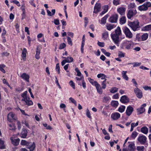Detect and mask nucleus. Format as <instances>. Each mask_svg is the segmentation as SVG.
Instances as JSON below:
<instances>
[{
  "label": "nucleus",
  "instance_id": "nucleus-29",
  "mask_svg": "<svg viewBox=\"0 0 151 151\" xmlns=\"http://www.w3.org/2000/svg\"><path fill=\"white\" fill-rule=\"evenodd\" d=\"M148 37V34L147 33H144L141 36L142 41H144L146 40Z\"/></svg>",
  "mask_w": 151,
  "mask_h": 151
},
{
  "label": "nucleus",
  "instance_id": "nucleus-31",
  "mask_svg": "<svg viewBox=\"0 0 151 151\" xmlns=\"http://www.w3.org/2000/svg\"><path fill=\"white\" fill-rule=\"evenodd\" d=\"M97 77L98 78H101L102 80H105V78L106 77V76L103 73H100L98 74L97 75Z\"/></svg>",
  "mask_w": 151,
  "mask_h": 151
},
{
  "label": "nucleus",
  "instance_id": "nucleus-63",
  "mask_svg": "<svg viewBox=\"0 0 151 151\" xmlns=\"http://www.w3.org/2000/svg\"><path fill=\"white\" fill-rule=\"evenodd\" d=\"M54 24L56 25H58L59 24V21L58 19H55L54 20Z\"/></svg>",
  "mask_w": 151,
  "mask_h": 151
},
{
  "label": "nucleus",
  "instance_id": "nucleus-28",
  "mask_svg": "<svg viewBox=\"0 0 151 151\" xmlns=\"http://www.w3.org/2000/svg\"><path fill=\"white\" fill-rule=\"evenodd\" d=\"M109 17V15L108 14L106 15L104 17L102 18L101 19V22L100 23L103 24H104L106 23V20Z\"/></svg>",
  "mask_w": 151,
  "mask_h": 151
},
{
  "label": "nucleus",
  "instance_id": "nucleus-36",
  "mask_svg": "<svg viewBox=\"0 0 151 151\" xmlns=\"http://www.w3.org/2000/svg\"><path fill=\"white\" fill-rule=\"evenodd\" d=\"M111 100L109 96H104L102 100V101L104 103H107V102Z\"/></svg>",
  "mask_w": 151,
  "mask_h": 151
},
{
  "label": "nucleus",
  "instance_id": "nucleus-44",
  "mask_svg": "<svg viewBox=\"0 0 151 151\" xmlns=\"http://www.w3.org/2000/svg\"><path fill=\"white\" fill-rule=\"evenodd\" d=\"M118 91V88L114 87L112 88L110 90V92L112 93H115L116 92Z\"/></svg>",
  "mask_w": 151,
  "mask_h": 151
},
{
  "label": "nucleus",
  "instance_id": "nucleus-53",
  "mask_svg": "<svg viewBox=\"0 0 151 151\" xmlns=\"http://www.w3.org/2000/svg\"><path fill=\"white\" fill-rule=\"evenodd\" d=\"M56 71L58 72V73L59 74L60 73V68L59 63H57L56 64Z\"/></svg>",
  "mask_w": 151,
  "mask_h": 151
},
{
  "label": "nucleus",
  "instance_id": "nucleus-10",
  "mask_svg": "<svg viewBox=\"0 0 151 151\" xmlns=\"http://www.w3.org/2000/svg\"><path fill=\"white\" fill-rule=\"evenodd\" d=\"M118 18V15L117 14H114L111 16L109 19V21L111 23L116 22Z\"/></svg>",
  "mask_w": 151,
  "mask_h": 151
},
{
  "label": "nucleus",
  "instance_id": "nucleus-19",
  "mask_svg": "<svg viewBox=\"0 0 151 151\" xmlns=\"http://www.w3.org/2000/svg\"><path fill=\"white\" fill-rule=\"evenodd\" d=\"M10 139L12 143L15 145H17L19 144L20 140L19 138L14 139L13 137H11Z\"/></svg>",
  "mask_w": 151,
  "mask_h": 151
},
{
  "label": "nucleus",
  "instance_id": "nucleus-42",
  "mask_svg": "<svg viewBox=\"0 0 151 151\" xmlns=\"http://www.w3.org/2000/svg\"><path fill=\"white\" fill-rule=\"evenodd\" d=\"M23 88L22 87H17L15 88V91L18 93H20L23 90Z\"/></svg>",
  "mask_w": 151,
  "mask_h": 151
},
{
  "label": "nucleus",
  "instance_id": "nucleus-25",
  "mask_svg": "<svg viewBox=\"0 0 151 151\" xmlns=\"http://www.w3.org/2000/svg\"><path fill=\"white\" fill-rule=\"evenodd\" d=\"M36 147V145L35 143L33 142L32 145H29L28 146V148L29 149L30 151H33Z\"/></svg>",
  "mask_w": 151,
  "mask_h": 151
},
{
  "label": "nucleus",
  "instance_id": "nucleus-20",
  "mask_svg": "<svg viewBox=\"0 0 151 151\" xmlns=\"http://www.w3.org/2000/svg\"><path fill=\"white\" fill-rule=\"evenodd\" d=\"M142 31H149L151 30V24L147 25L142 28Z\"/></svg>",
  "mask_w": 151,
  "mask_h": 151
},
{
  "label": "nucleus",
  "instance_id": "nucleus-15",
  "mask_svg": "<svg viewBox=\"0 0 151 151\" xmlns=\"http://www.w3.org/2000/svg\"><path fill=\"white\" fill-rule=\"evenodd\" d=\"M21 101H24L26 104L28 106H31L33 104V102L31 100H30L29 97L25 99H22Z\"/></svg>",
  "mask_w": 151,
  "mask_h": 151
},
{
  "label": "nucleus",
  "instance_id": "nucleus-43",
  "mask_svg": "<svg viewBox=\"0 0 151 151\" xmlns=\"http://www.w3.org/2000/svg\"><path fill=\"white\" fill-rule=\"evenodd\" d=\"M5 148V145L3 141L0 139V148L3 149Z\"/></svg>",
  "mask_w": 151,
  "mask_h": 151
},
{
  "label": "nucleus",
  "instance_id": "nucleus-50",
  "mask_svg": "<svg viewBox=\"0 0 151 151\" xmlns=\"http://www.w3.org/2000/svg\"><path fill=\"white\" fill-rule=\"evenodd\" d=\"M132 82L133 83V84L134 85V86L136 87V88H138V84L135 79H132Z\"/></svg>",
  "mask_w": 151,
  "mask_h": 151
},
{
  "label": "nucleus",
  "instance_id": "nucleus-22",
  "mask_svg": "<svg viewBox=\"0 0 151 151\" xmlns=\"http://www.w3.org/2000/svg\"><path fill=\"white\" fill-rule=\"evenodd\" d=\"M27 131L24 129H23L21 133V136L23 138H25L27 135Z\"/></svg>",
  "mask_w": 151,
  "mask_h": 151
},
{
  "label": "nucleus",
  "instance_id": "nucleus-56",
  "mask_svg": "<svg viewBox=\"0 0 151 151\" xmlns=\"http://www.w3.org/2000/svg\"><path fill=\"white\" fill-rule=\"evenodd\" d=\"M69 100L71 101V102L74 104L76 106V101L72 97H70L69 99Z\"/></svg>",
  "mask_w": 151,
  "mask_h": 151
},
{
  "label": "nucleus",
  "instance_id": "nucleus-26",
  "mask_svg": "<svg viewBox=\"0 0 151 151\" xmlns=\"http://www.w3.org/2000/svg\"><path fill=\"white\" fill-rule=\"evenodd\" d=\"M129 149L130 151H134L135 150L134 144L133 142H130L128 146Z\"/></svg>",
  "mask_w": 151,
  "mask_h": 151
},
{
  "label": "nucleus",
  "instance_id": "nucleus-54",
  "mask_svg": "<svg viewBox=\"0 0 151 151\" xmlns=\"http://www.w3.org/2000/svg\"><path fill=\"white\" fill-rule=\"evenodd\" d=\"M120 0H114L113 1V4L116 6L119 4Z\"/></svg>",
  "mask_w": 151,
  "mask_h": 151
},
{
  "label": "nucleus",
  "instance_id": "nucleus-2",
  "mask_svg": "<svg viewBox=\"0 0 151 151\" xmlns=\"http://www.w3.org/2000/svg\"><path fill=\"white\" fill-rule=\"evenodd\" d=\"M88 80L92 85L96 87L97 92L99 94H101L103 93V91L100 85L96 81H95L90 78H89Z\"/></svg>",
  "mask_w": 151,
  "mask_h": 151
},
{
  "label": "nucleus",
  "instance_id": "nucleus-4",
  "mask_svg": "<svg viewBox=\"0 0 151 151\" xmlns=\"http://www.w3.org/2000/svg\"><path fill=\"white\" fill-rule=\"evenodd\" d=\"M147 137L142 134L139 135L137 138V140L142 145H145V147H147L148 145V144L147 142Z\"/></svg>",
  "mask_w": 151,
  "mask_h": 151
},
{
  "label": "nucleus",
  "instance_id": "nucleus-35",
  "mask_svg": "<svg viewBox=\"0 0 151 151\" xmlns=\"http://www.w3.org/2000/svg\"><path fill=\"white\" fill-rule=\"evenodd\" d=\"M101 86H102L101 88L102 89H105L106 86V79H105L103 81L101 82Z\"/></svg>",
  "mask_w": 151,
  "mask_h": 151
},
{
  "label": "nucleus",
  "instance_id": "nucleus-52",
  "mask_svg": "<svg viewBox=\"0 0 151 151\" xmlns=\"http://www.w3.org/2000/svg\"><path fill=\"white\" fill-rule=\"evenodd\" d=\"M118 56L120 58L124 57L125 56V53L122 51H119L118 53Z\"/></svg>",
  "mask_w": 151,
  "mask_h": 151
},
{
  "label": "nucleus",
  "instance_id": "nucleus-18",
  "mask_svg": "<svg viewBox=\"0 0 151 151\" xmlns=\"http://www.w3.org/2000/svg\"><path fill=\"white\" fill-rule=\"evenodd\" d=\"M20 77L24 80L26 81L29 82V75L26 74L25 73H23L21 75Z\"/></svg>",
  "mask_w": 151,
  "mask_h": 151
},
{
  "label": "nucleus",
  "instance_id": "nucleus-3",
  "mask_svg": "<svg viewBox=\"0 0 151 151\" xmlns=\"http://www.w3.org/2000/svg\"><path fill=\"white\" fill-rule=\"evenodd\" d=\"M128 25L134 31L139 30L140 27L139 25V22L138 20H136L133 22H129L128 23Z\"/></svg>",
  "mask_w": 151,
  "mask_h": 151
},
{
  "label": "nucleus",
  "instance_id": "nucleus-57",
  "mask_svg": "<svg viewBox=\"0 0 151 151\" xmlns=\"http://www.w3.org/2000/svg\"><path fill=\"white\" fill-rule=\"evenodd\" d=\"M128 6L129 8H134L135 6V4L134 3H131L129 4Z\"/></svg>",
  "mask_w": 151,
  "mask_h": 151
},
{
  "label": "nucleus",
  "instance_id": "nucleus-30",
  "mask_svg": "<svg viewBox=\"0 0 151 151\" xmlns=\"http://www.w3.org/2000/svg\"><path fill=\"white\" fill-rule=\"evenodd\" d=\"M63 58H65L66 60L67 63H70L72 62L73 61V59L72 57H63Z\"/></svg>",
  "mask_w": 151,
  "mask_h": 151
},
{
  "label": "nucleus",
  "instance_id": "nucleus-39",
  "mask_svg": "<svg viewBox=\"0 0 151 151\" xmlns=\"http://www.w3.org/2000/svg\"><path fill=\"white\" fill-rule=\"evenodd\" d=\"M114 25L111 24H109L106 26V28L109 30H111L114 28Z\"/></svg>",
  "mask_w": 151,
  "mask_h": 151
},
{
  "label": "nucleus",
  "instance_id": "nucleus-34",
  "mask_svg": "<svg viewBox=\"0 0 151 151\" xmlns=\"http://www.w3.org/2000/svg\"><path fill=\"white\" fill-rule=\"evenodd\" d=\"M111 103V105L114 107H117L119 104V103L117 101H112Z\"/></svg>",
  "mask_w": 151,
  "mask_h": 151
},
{
  "label": "nucleus",
  "instance_id": "nucleus-59",
  "mask_svg": "<svg viewBox=\"0 0 151 151\" xmlns=\"http://www.w3.org/2000/svg\"><path fill=\"white\" fill-rule=\"evenodd\" d=\"M98 45L100 47H104V42H98L97 43Z\"/></svg>",
  "mask_w": 151,
  "mask_h": 151
},
{
  "label": "nucleus",
  "instance_id": "nucleus-41",
  "mask_svg": "<svg viewBox=\"0 0 151 151\" xmlns=\"http://www.w3.org/2000/svg\"><path fill=\"white\" fill-rule=\"evenodd\" d=\"M137 150L138 151H144L145 147L144 146H138L137 147Z\"/></svg>",
  "mask_w": 151,
  "mask_h": 151
},
{
  "label": "nucleus",
  "instance_id": "nucleus-27",
  "mask_svg": "<svg viewBox=\"0 0 151 151\" xmlns=\"http://www.w3.org/2000/svg\"><path fill=\"white\" fill-rule=\"evenodd\" d=\"M27 53V50L25 48H23V50L22 52V58L23 60H25L26 56V53Z\"/></svg>",
  "mask_w": 151,
  "mask_h": 151
},
{
  "label": "nucleus",
  "instance_id": "nucleus-5",
  "mask_svg": "<svg viewBox=\"0 0 151 151\" xmlns=\"http://www.w3.org/2000/svg\"><path fill=\"white\" fill-rule=\"evenodd\" d=\"M132 44V42L129 41H124L121 44L120 47L122 49L126 48L129 50L131 49V47Z\"/></svg>",
  "mask_w": 151,
  "mask_h": 151
},
{
  "label": "nucleus",
  "instance_id": "nucleus-9",
  "mask_svg": "<svg viewBox=\"0 0 151 151\" xmlns=\"http://www.w3.org/2000/svg\"><path fill=\"white\" fill-rule=\"evenodd\" d=\"M137 13L136 10L130 9L128 11L127 14V17L129 19H131Z\"/></svg>",
  "mask_w": 151,
  "mask_h": 151
},
{
  "label": "nucleus",
  "instance_id": "nucleus-60",
  "mask_svg": "<svg viewBox=\"0 0 151 151\" xmlns=\"http://www.w3.org/2000/svg\"><path fill=\"white\" fill-rule=\"evenodd\" d=\"M146 6L148 7H151V3L150 2H147L145 3Z\"/></svg>",
  "mask_w": 151,
  "mask_h": 151
},
{
  "label": "nucleus",
  "instance_id": "nucleus-8",
  "mask_svg": "<svg viewBox=\"0 0 151 151\" xmlns=\"http://www.w3.org/2000/svg\"><path fill=\"white\" fill-rule=\"evenodd\" d=\"M17 119L16 115L13 113L10 112L8 115V120L10 122H12V120H17Z\"/></svg>",
  "mask_w": 151,
  "mask_h": 151
},
{
  "label": "nucleus",
  "instance_id": "nucleus-1",
  "mask_svg": "<svg viewBox=\"0 0 151 151\" xmlns=\"http://www.w3.org/2000/svg\"><path fill=\"white\" fill-rule=\"evenodd\" d=\"M121 34V31L120 27H118L115 30V33L111 34V37L114 43L118 46H119V36Z\"/></svg>",
  "mask_w": 151,
  "mask_h": 151
},
{
  "label": "nucleus",
  "instance_id": "nucleus-33",
  "mask_svg": "<svg viewBox=\"0 0 151 151\" xmlns=\"http://www.w3.org/2000/svg\"><path fill=\"white\" fill-rule=\"evenodd\" d=\"M125 109V106H120L118 110V111L120 113L124 112Z\"/></svg>",
  "mask_w": 151,
  "mask_h": 151
},
{
  "label": "nucleus",
  "instance_id": "nucleus-21",
  "mask_svg": "<svg viewBox=\"0 0 151 151\" xmlns=\"http://www.w3.org/2000/svg\"><path fill=\"white\" fill-rule=\"evenodd\" d=\"M140 131L142 133L145 134H146L148 133V129L146 127L144 126L141 128Z\"/></svg>",
  "mask_w": 151,
  "mask_h": 151
},
{
  "label": "nucleus",
  "instance_id": "nucleus-12",
  "mask_svg": "<svg viewBox=\"0 0 151 151\" xmlns=\"http://www.w3.org/2000/svg\"><path fill=\"white\" fill-rule=\"evenodd\" d=\"M134 111L133 108L131 106H129L127 107L126 113V115L128 116H129L131 115Z\"/></svg>",
  "mask_w": 151,
  "mask_h": 151
},
{
  "label": "nucleus",
  "instance_id": "nucleus-49",
  "mask_svg": "<svg viewBox=\"0 0 151 151\" xmlns=\"http://www.w3.org/2000/svg\"><path fill=\"white\" fill-rule=\"evenodd\" d=\"M75 70L77 73V76H81V74L78 68H75Z\"/></svg>",
  "mask_w": 151,
  "mask_h": 151
},
{
  "label": "nucleus",
  "instance_id": "nucleus-40",
  "mask_svg": "<svg viewBox=\"0 0 151 151\" xmlns=\"http://www.w3.org/2000/svg\"><path fill=\"white\" fill-rule=\"evenodd\" d=\"M130 64L133 65L134 67H135L139 66L141 64V63L136 62L133 63H131Z\"/></svg>",
  "mask_w": 151,
  "mask_h": 151
},
{
  "label": "nucleus",
  "instance_id": "nucleus-55",
  "mask_svg": "<svg viewBox=\"0 0 151 151\" xmlns=\"http://www.w3.org/2000/svg\"><path fill=\"white\" fill-rule=\"evenodd\" d=\"M86 115L89 118L91 119V116L90 113L88 109L86 110Z\"/></svg>",
  "mask_w": 151,
  "mask_h": 151
},
{
  "label": "nucleus",
  "instance_id": "nucleus-16",
  "mask_svg": "<svg viewBox=\"0 0 151 151\" xmlns=\"http://www.w3.org/2000/svg\"><path fill=\"white\" fill-rule=\"evenodd\" d=\"M120 101L122 103L125 104L129 102V99L126 96L124 95L121 98Z\"/></svg>",
  "mask_w": 151,
  "mask_h": 151
},
{
  "label": "nucleus",
  "instance_id": "nucleus-58",
  "mask_svg": "<svg viewBox=\"0 0 151 151\" xmlns=\"http://www.w3.org/2000/svg\"><path fill=\"white\" fill-rule=\"evenodd\" d=\"M65 43H63L60 45L59 49H62L65 47Z\"/></svg>",
  "mask_w": 151,
  "mask_h": 151
},
{
  "label": "nucleus",
  "instance_id": "nucleus-17",
  "mask_svg": "<svg viewBox=\"0 0 151 151\" xmlns=\"http://www.w3.org/2000/svg\"><path fill=\"white\" fill-rule=\"evenodd\" d=\"M126 10V8L124 7H119L117 9L118 12L121 15L125 14Z\"/></svg>",
  "mask_w": 151,
  "mask_h": 151
},
{
  "label": "nucleus",
  "instance_id": "nucleus-7",
  "mask_svg": "<svg viewBox=\"0 0 151 151\" xmlns=\"http://www.w3.org/2000/svg\"><path fill=\"white\" fill-rule=\"evenodd\" d=\"M134 92L137 98L141 99L142 97V91L138 88H136L134 89Z\"/></svg>",
  "mask_w": 151,
  "mask_h": 151
},
{
  "label": "nucleus",
  "instance_id": "nucleus-38",
  "mask_svg": "<svg viewBox=\"0 0 151 151\" xmlns=\"http://www.w3.org/2000/svg\"><path fill=\"white\" fill-rule=\"evenodd\" d=\"M21 144L22 145H26L28 146L30 144V143L27 142L26 140H22L21 141Z\"/></svg>",
  "mask_w": 151,
  "mask_h": 151
},
{
  "label": "nucleus",
  "instance_id": "nucleus-13",
  "mask_svg": "<svg viewBox=\"0 0 151 151\" xmlns=\"http://www.w3.org/2000/svg\"><path fill=\"white\" fill-rule=\"evenodd\" d=\"M111 117L113 120H117L120 117V114L118 112H114L111 114Z\"/></svg>",
  "mask_w": 151,
  "mask_h": 151
},
{
  "label": "nucleus",
  "instance_id": "nucleus-45",
  "mask_svg": "<svg viewBox=\"0 0 151 151\" xmlns=\"http://www.w3.org/2000/svg\"><path fill=\"white\" fill-rule=\"evenodd\" d=\"M138 135V133L136 131H134L132 132L131 135V137L135 139Z\"/></svg>",
  "mask_w": 151,
  "mask_h": 151
},
{
  "label": "nucleus",
  "instance_id": "nucleus-48",
  "mask_svg": "<svg viewBox=\"0 0 151 151\" xmlns=\"http://www.w3.org/2000/svg\"><path fill=\"white\" fill-rule=\"evenodd\" d=\"M67 41L68 43L71 46H72L73 45V43L72 41V40L69 37H67Z\"/></svg>",
  "mask_w": 151,
  "mask_h": 151
},
{
  "label": "nucleus",
  "instance_id": "nucleus-46",
  "mask_svg": "<svg viewBox=\"0 0 151 151\" xmlns=\"http://www.w3.org/2000/svg\"><path fill=\"white\" fill-rule=\"evenodd\" d=\"M5 67V65L3 64L0 65V70L4 73H5V71L4 69Z\"/></svg>",
  "mask_w": 151,
  "mask_h": 151
},
{
  "label": "nucleus",
  "instance_id": "nucleus-62",
  "mask_svg": "<svg viewBox=\"0 0 151 151\" xmlns=\"http://www.w3.org/2000/svg\"><path fill=\"white\" fill-rule=\"evenodd\" d=\"M82 85L83 88L85 89L86 87V83L84 79H83L82 80Z\"/></svg>",
  "mask_w": 151,
  "mask_h": 151
},
{
  "label": "nucleus",
  "instance_id": "nucleus-6",
  "mask_svg": "<svg viewBox=\"0 0 151 151\" xmlns=\"http://www.w3.org/2000/svg\"><path fill=\"white\" fill-rule=\"evenodd\" d=\"M124 32L126 37L129 38H131L132 37L133 34L130 31V29L127 27H125L124 28Z\"/></svg>",
  "mask_w": 151,
  "mask_h": 151
},
{
  "label": "nucleus",
  "instance_id": "nucleus-23",
  "mask_svg": "<svg viewBox=\"0 0 151 151\" xmlns=\"http://www.w3.org/2000/svg\"><path fill=\"white\" fill-rule=\"evenodd\" d=\"M40 53V50L39 46H38L37 47L36 50V54L35 55V58L37 59H39L40 57L39 55Z\"/></svg>",
  "mask_w": 151,
  "mask_h": 151
},
{
  "label": "nucleus",
  "instance_id": "nucleus-37",
  "mask_svg": "<svg viewBox=\"0 0 151 151\" xmlns=\"http://www.w3.org/2000/svg\"><path fill=\"white\" fill-rule=\"evenodd\" d=\"M120 23L123 24L125 23L126 22V19L125 17H122L120 20Z\"/></svg>",
  "mask_w": 151,
  "mask_h": 151
},
{
  "label": "nucleus",
  "instance_id": "nucleus-32",
  "mask_svg": "<svg viewBox=\"0 0 151 151\" xmlns=\"http://www.w3.org/2000/svg\"><path fill=\"white\" fill-rule=\"evenodd\" d=\"M108 37V32L106 31H105L102 34V38L104 40L107 39Z\"/></svg>",
  "mask_w": 151,
  "mask_h": 151
},
{
  "label": "nucleus",
  "instance_id": "nucleus-11",
  "mask_svg": "<svg viewBox=\"0 0 151 151\" xmlns=\"http://www.w3.org/2000/svg\"><path fill=\"white\" fill-rule=\"evenodd\" d=\"M146 106V104H144L142 105L140 108H139L137 109V114H142L145 111V109L144 108Z\"/></svg>",
  "mask_w": 151,
  "mask_h": 151
},
{
  "label": "nucleus",
  "instance_id": "nucleus-47",
  "mask_svg": "<svg viewBox=\"0 0 151 151\" xmlns=\"http://www.w3.org/2000/svg\"><path fill=\"white\" fill-rule=\"evenodd\" d=\"M27 91H25L22 95L21 96L23 98L22 99H25L28 98V97L27 96Z\"/></svg>",
  "mask_w": 151,
  "mask_h": 151
},
{
  "label": "nucleus",
  "instance_id": "nucleus-24",
  "mask_svg": "<svg viewBox=\"0 0 151 151\" xmlns=\"http://www.w3.org/2000/svg\"><path fill=\"white\" fill-rule=\"evenodd\" d=\"M138 9L140 11H146L147 10V8L146 6L145 3L142 5L139 6Z\"/></svg>",
  "mask_w": 151,
  "mask_h": 151
},
{
  "label": "nucleus",
  "instance_id": "nucleus-61",
  "mask_svg": "<svg viewBox=\"0 0 151 151\" xmlns=\"http://www.w3.org/2000/svg\"><path fill=\"white\" fill-rule=\"evenodd\" d=\"M12 2L14 4H16L19 7L20 6V5L19 2L17 1V0H14Z\"/></svg>",
  "mask_w": 151,
  "mask_h": 151
},
{
  "label": "nucleus",
  "instance_id": "nucleus-14",
  "mask_svg": "<svg viewBox=\"0 0 151 151\" xmlns=\"http://www.w3.org/2000/svg\"><path fill=\"white\" fill-rule=\"evenodd\" d=\"M101 4L99 3H96L94 7V13H96L99 12L101 8Z\"/></svg>",
  "mask_w": 151,
  "mask_h": 151
},
{
  "label": "nucleus",
  "instance_id": "nucleus-51",
  "mask_svg": "<svg viewBox=\"0 0 151 151\" xmlns=\"http://www.w3.org/2000/svg\"><path fill=\"white\" fill-rule=\"evenodd\" d=\"M70 85L73 88V89H75V84L72 81H70L69 82Z\"/></svg>",
  "mask_w": 151,
  "mask_h": 151
},
{
  "label": "nucleus",
  "instance_id": "nucleus-64",
  "mask_svg": "<svg viewBox=\"0 0 151 151\" xmlns=\"http://www.w3.org/2000/svg\"><path fill=\"white\" fill-rule=\"evenodd\" d=\"M144 89L145 90H150L151 91V87L150 86H145L144 88Z\"/></svg>",
  "mask_w": 151,
  "mask_h": 151
}]
</instances>
